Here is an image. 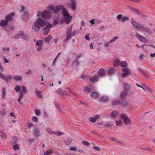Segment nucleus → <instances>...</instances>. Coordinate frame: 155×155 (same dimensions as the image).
Instances as JSON below:
<instances>
[{
    "label": "nucleus",
    "instance_id": "f257e3e1",
    "mask_svg": "<svg viewBox=\"0 0 155 155\" xmlns=\"http://www.w3.org/2000/svg\"><path fill=\"white\" fill-rule=\"evenodd\" d=\"M47 22L39 17L35 21L32 26V29L35 32L38 31L41 27L44 28L46 25Z\"/></svg>",
    "mask_w": 155,
    "mask_h": 155
},
{
    "label": "nucleus",
    "instance_id": "f03ea898",
    "mask_svg": "<svg viewBox=\"0 0 155 155\" xmlns=\"http://www.w3.org/2000/svg\"><path fill=\"white\" fill-rule=\"evenodd\" d=\"M130 21L132 24L134 28L138 29H142V31L147 33L149 34L152 33V31L149 28H146L144 27L143 25L137 23L133 18L131 19Z\"/></svg>",
    "mask_w": 155,
    "mask_h": 155
},
{
    "label": "nucleus",
    "instance_id": "7ed1b4c3",
    "mask_svg": "<svg viewBox=\"0 0 155 155\" xmlns=\"http://www.w3.org/2000/svg\"><path fill=\"white\" fill-rule=\"evenodd\" d=\"M61 13L63 16V20L67 24H69L72 18V17L69 15L67 9L64 7L62 10Z\"/></svg>",
    "mask_w": 155,
    "mask_h": 155
},
{
    "label": "nucleus",
    "instance_id": "20e7f679",
    "mask_svg": "<svg viewBox=\"0 0 155 155\" xmlns=\"http://www.w3.org/2000/svg\"><path fill=\"white\" fill-rule=\"evenodd\" d=\"M51 15V12L49 11L45 10L41 14V17L47 19L50 18Z\"/></svg>",
    "mask_w": 155,
    "mask_h": 155
},
{
    "label": "nucleus",
    "instance_id": "39448f33",
    "mask_svg": "<svg viewBox=\"0 0 155 155\" xmlns=\"http://www.w3.org/2000/svg\"><path fill=\"white\" fill-rule=\"evenodd\" d=\"M64 6L63 5L59 4L54 7L53 9V13L57 14L58 12L62 10Z\"/></svg>",
    "mask_w": 155,
    "mask_h": 155
},
{
    "label": "nucleus",
    "instance_id": "423d86ee",
    "mask_svg": "<svg viewBox=\"0 0 155 155\" xmlns=\"http://www.w3.org/2000/svg\"><path fill=\"white\" fill-rule=\"evenodd\" d=\"M52 26L50 23H47L46 25L44 27L43 30V34L44 35H46L49 32L50 28H51Z\"/></svg>",
    "mask_w": 155,
    "mask_h": 155
},
{
    "label": "nucleus",
    "instance_id": "0eeeda50",
    "mask_svg": "<svg viewBox=\"0 0 155 155\" xmlns=\"http://www.w3.org/2000/svg\"><path fill=\"white\" fill-rule=\"evenodd\" d=\"M0 78L3 79L5 81L8 82L11 80L12 78V75L10 74H8L6 77H5L0 72Z\"/></svg>",
    "mask_w": 155,
    "mask_h": 155
},
{
    "label": "nucleus",
    "instance_id": "6e6552de",
    "mask_svg": "<svg viewBox=\"0 0 155 155\" xmlns=\"http://www.w3.org/2000/svg\"><path fill=\"white\" fill-rule=\"evenodd\" d=\"M122 71L123 72L122 74V76L123 78L130 75V71L128 68H124L122 69Z\"/></svg>",
    "mask_w": 155,
    "mask_h": 155
},
{
    "label": "nucleus",
    "instance_id": "1a4fd4ad",
    "mask_svg": "<svg viewBox=\"0 0 155 155\" xmlns=\"http://www.w3.org/2000/svg\"><path fill=\"white\" fill-rule=\"evenodd\" d=\"M120 115V118H123V122L125 124H127L130 122V120L128 117H125L126 115L125 114H122Z\"/></svg>",
    "mask_w": 155,
    "mask_h": 155
},
{
    "label": "nucleus",
    "instance_id": "9d476101",
    "mask_svg": "<svg viewBox=\"0 0 155 155\" xmlns=\"http://www.w3.org/2000/svg\"><path fill=\"white\" fill-rule=\"evenodd\" d=\"M77 2L74 0H71V2L69 4V6L73 10H75L77 8Z\"/></svg>",
    "mask_w": 155,
    "mask_h": 155
},
{
    "label": "nucleus",
    "instance_id": "9b49d317",
    "mask_svg": "<svg viewBox=\"0 0 155 155\" xmlns=\"http://www.w3.org/2000/svg\"><path fill=\"white\" fill-rule=\"evenodd\" d=\"M33 132L34 135L35 136H40L41 135L40 132V130L38 127H34Z\"/></svg>",
    "mask_w": 155,
    "mask_h": 155
},
{
    "label": "nucleus",
    "instance_id": "f8f14e48",
    "mask_svg": "<svg viewBox=\"0 0 155 155\" xmlns=\"http://www.w3.org/2000/svg\"><path fill=\"white\" fill-rule=\"evenodd\" d=\"M136 37L141 42H145L147 41V39L144 37L140 35L137 33L136 34Z\"/></svg>",
    "mask_w": 155,
    "mask_h": 155
},
{
    "label": "nucleus",
    "instance_id": "ddd939ff",
    "mask_svg": "<svg viewBox=\"0 0 155 155\" xmlns=\"http://www.w3.org/2000/svg\"><path fill=\"white\" fill-rule=\"evenodd\" d=\"M100 116L98 115H95L92 117H90L89 120L91 122H95L97 119H99Z\"/></svg>",
    "mask_w": 155,
    "mask_h": 155
},
{
    "label": "nucleus",
    "instance_id": "4468645a",
    "mask_svg": "<svg viewBox=\"0 0 155 155\" xmlns=\"http://www.w3.org/2000/svg\"><path fill=\"white\" fill-rule=\"evenodd\" d=\"M98 75L101 77H103L106 74V72L103 68L100 69L98 71Z\"/></svg>",
    "mask_w": 155,
    "mask_h": 155
},
{
    "label": "nucleus",
    "instance_id": "2eb2a0df",
    "mask_svg": "<svg viewBox=\"0 0 155 155\" xmlns=\"http://www.w3.org/2000/svg\"><path fill=\"white\" fill-rule=\"evenodd\" d=\"M15 15V13L13 12L7 15L5 18V20L8 23V21L11 20L12 19V17H13Z\"/></svg>",
    "mask_w": 155,
    "mask_h": 155
},
{
    "label": "nucleus",
    "instance_id": "dca6fc26",
    "mask_svg": "<svg viewBox=\"0 0 155 155\" xmlns=\"http://www.w3.org/2000/svg\"><path fill=\"white\" fill-rule=\"evenodd\" d=\"M118 113L117 111L114 110L112 111L110 114V117L114 119H116L118 115Z\"/></svg>",
    "mask_w": 155,
    "mask_h": 155
},
{
    "label": "nucleus",
    "instance_id": "f3484780",
    "mask_svg": "<svg viewBox=\"0 0 155 155\" xmlns=\"http://www.w3.org/2000/svg\"><path fill=\"white\" fill-rule=\"evenodd\" d=\"M91 97L93 99H96L98 98L99 97V94L95 92H93L91 94Z\"/></svg>",
    "mask_w": 155,
    "mask_h": 155
},
{
    "label": "nucleus",
    "instance_id": "a211bd4d",
    "mask_svg": "<svg viewBox=\"0 0 155 155\" xmlns=\"http://www.w3.org/2000/svg\"><path fill=\"white\" fill-rule=\"evenodd\" d=\"M98 77L97 76L95 75L94 77H91L90 78V81L92 82H95L98 81Z\"/></svg>",
    "mask_w": 155,
    "mask_h": 155
},
{
    "label": "nucleus",
    "instance_id": "6ab92c4d",
    "mask_svg": "<svg viewBox=\"0 0 155 155\" xmlns=\"http://www.w3.org/2000/svg\"><path fill=\"white\" fill-rule=\"evenodd\" d=\"M115 68L112 67L109 69L107 72V74L109 75L114 74L115 73Z\"/></svg>",
    "mask_w": 155,
    "mask_h": 155
},
{
    "label": "nucleus",
    "instance_id": "aec40b11",
    "mask_svg": "<svg viewBox=\"0 0 155 155\" xmlns=\"http://www.w3.org/2000/svg\"><path fill=\"white\" fill-rule=\"evenodd\" d=\"M12 140L10 141L11 143L12 144H14L16 143L18 140V138L16 136L12 137Z\"/></svg>",
    "mask_w": 155,
    "mask_h": 155
},
{
    "label": "nucleus",
    "instance_id": "412c9836",
    "mask_svg": "<svg viewBox=\"0 0 155 155\" xmlns=\"http://www.w3.org/2000/svg\"><path fill=\"white\" fill-rule=\"evenodd\" d=\"M42 91H40L39 90H37L35 91V94L36 95L40 98H42L43 96L42 94H41L40 93H41Z\"/></svg>",
    "mask_w": 155,
    "mask_h": 155
},
{
    "label": "nucleus",
    "instance_id": "4be33fe9",
    "mask_svg": "<svg viewBox=\"0 0 155 155\" xmlns=\"http://www.w3.org/2000/svg\"><path fill=\"white\" fill-rule=\"evenodd\" d=\"M22 78L21 77L18 75H15L14 76L13 79L16 81H18L22 80Z\"/></svg>",
    "mask_w": 155,
    "mask_h": 155
},
{
    "label": "nucleus",
    "instance_id": "5701e85b",
    "mask_svg": "<svg viewBox=\"0 0 155 155\" xmlns=\"http://www.w3.org/2000/svg\"><path fill=\"white\" fill-rule=\"evenodd\" d=\"M56 92L60 95H63L65 93L64 91H63L60 88L58 89Z\"/></svg>",
    "mask_w": 155,
    "mask_h": 155
},
{
    "label": "nucleus",
    "instance_id": "b1692460",
    "mask_svg": "<svg viewBox=\"0 0 155 155\" xmlns=\"http://www.w3.org/2000/svg\"><path fill=\"white\" fill-rule=\"evenodd\" d=\"M130 88V85L127 83H125L124 84V90L126 91H128Z\"/></svg>",
    "mask_w": 155,
    "mask_h": 155
},
{
    "label": "nucleus",
    "instance_id": "393cba45",
    "mask_svg": "<svg viewBox=\"0 0 155 155\" xmlns=\"http://www.w3.org/2000/svg\"><path fill=\"white\" fill-rule=\"evenodd\" d=\"M127 94V91H122L120 94V97L121 98H124Z\"/></svg>",
    "mask_w": 155,
    "mask_h": 155
},
{
    "label": "nucleus",
    "instance_id": "a878e982",
    "mask_svg": "<svg viewBox=\"0 0 155 155\" xmlns=\"http://www.w3.org/2000/svg\"><path fill=\"white\" fill-rule=\"evenodd\" d=\"M72 141V140L71 138H68L65 140L64 143L67 145H69Z\"/></svg>",
    "mask_w": 155,
    "mask_h": 155
},
{
    "label": "nucleus",
    "instance_id": "bb28decb",
    "mask_svg": "<svg viewBox=\"0 0 155 155\" xmlns=\"http://www.w3.org/2000/svg\"><path fill=\"white\" fill-rule=\"evenodd\" d=\"M51 38V36L50 35H49L48 37H47L44 38V41L45 43H48Z\"/></svg>",
    "mask_w": 155,
    "mask_h": 155
},
{
    "label": "nucleus",
    "instance_id": "cd10ccee",
    "mask_svg": "<svg viewBox=\"0 0 155 155\" xmlns=\"http://www.w3.org/2000/svg\"><path fill=\"white\" fill-rule=\"evenodd\" d=\"M43 40L37 41L35 44V45L37 46L41 47L43 45Z\"/></svg>",
    "mask_w": 155,
    "mask_h": 155
},
{
    "label": "nucleus",
    "instance_id": "c85d7f7f",
    "mask_svg": "<svg viewBox=\"0 0 155 155\" xmlns=\"http://www.w3.org/2000/svg\"><path fill=\"white\" fill-rule=\"evenodd\" d=\"M8 23L5 20H2L0 22V26H4L8 24Z\"/></svg>",
    "mask_w": 155,
    "mask_h": 155
},
{
    "label": "nucleus",
    "instance_id": "c756f323",
    "mask_svg": "<svg viewBox=\"0 0 155 155\" xmlns=\"http://www.w3.org/2000/svg\"><path fill=\"white\" fill-rule=\"evenodd\" d=\"M1 96L3 98H4L5 96V91L4 88H3L2 90Z\"/></svg>",
    "mask_w": 155,
    "mask_h": 155
},
{
    "label": "nucleus",
    "instance_id": "7c9ffc66",
    "mask_svg": "<svg viewBox=\"0 0 155 155\" xmlns=\"http://www.w3.org/2000/svg\"><path fill=\"white\" fill-rule=\"evenodd\" d=\"M120 64L119 60L118 59H117L114 61L113 65L115 67H116L118 66Z\"/></svg>",
    "mask_w": 155,
    "mask_h": 155
},
{
    "label": "nucleus",
    "instance_id": "2f4dec72",
    "mask_svg": "<svg viewBox=\"0 0 155 155\" xmlns=\"http://www.w3.org/2000/svg\"><path fill=\"white\" fill-rule=\"evenodd\" d=\"M120 66L122 67H124V68H126V67L127 66V63L126 61H124L122 62L121 63H120Z\"/></svg>",
    "mask_w": 155,
    "mask_h": 155
},
{
    "label": "nucleus",
    "instance_id": "473e14b6",
    "mask_svg": "<svg viewBox=\"0 0 155 155\" xmlns=\"http://www.w3.org/2000/svg\"><path fill=\"white\" fill-rule=\"evenodd\" d=\"M54 8V7H53V6L52 5H50L48 6V9L47 10H46V11L48 10V11H50V12H51V10H52V11H53V12Z\"/></svg>",
    "mask_w": 155,
    "mask_h": 155
},
{
    "label": "nucleus",
    "instance_id": "72a5a7b5",
    "mask_svg": "<svg viewBox=\"0 0 155 155\" xmlns=\"http://www.w3.org/2000/svg\"><path fill=\"white\" fill-rule=\"evenodd\" d=\"M108 99L107 97L105 96H103L100 98L101 100L103 101H106Z\"/></svg>",
    "mask_w": 155,
    "mask_h": 155
},
{
    "label": "nucleus",
    "instance_id": "f704fd0d",
    "mask_svg": "<svg viewBox=\"0 0 155 155\" xmlns=\"http://www.w3.org/2000/svg\"><path fill=\"white\" fill-rule=\"evenodd\" d=\"M52 152L53 150H48L45 152L44 155H49Z\"/></svg>",
    "mask_w": 155,
    "mask_h": 155
},
{
    "label": "nucleus",
    "instance_id": "c9c22d12",
    "mask_svg": "<svg viewBox=\"0 0 155 155\" xmlns=\"http://www.w3.org/2000/svg\"><path fill=\"white\" fill-rule=\"evenodd\" d=\"M115 124L117 126L121 125L122 124V121L120 120H116L115 121Z\"/></svg>",
    "mask_w": 155,
    "mask_h": 155
},
{
    "label": "nucleus",
    "instance_id": "e433bc0d",
    "mask_svg": "<svg viewBox=\"0 0 155 155\" xmlns=\"http://www.w3.org/2000/svg\"><path fill=\"white\" fill-rule=\"evenodd\" d=\"M21 89V87L18 85L16 86L14 88L15 90L17 92H19L20 91Z\"/></svg>",
    "mask_w": 155,
    "mask_h": 155
},
{
    "label": "nucleus",
    "instance_id": "4c0bfd02",
    "mask_svg": "<svg viewBox=\"0 0 155 155\" xmlns=\"http://www.w3.org/2000/svg\"><path fill=\"white\" fill-rule=\"evenodd\" d=\"M82 143L84 145L87 146H89L90 144L89 142L85 140L82 141Z\"/></svg>",
    "mask_w": 155,
    "mask_h": 155
},
{
    "label": "nucleus",
    "instance_id": "58836bf2",
    "mask_svg": "<svg viewBox=\"0 0 155 155\" xmlns=\"http://www.w3.org/2000/svg\"><path fill=\"white\" fill-rule=\"evenodd\" d=\"M121 20L123 22H124L128 20L129 18L127 16H123Z\"/></svg>",
    "mask_w": 155,
    "mask_h": 155
},
{
    "label": "nucleus",
    "instance_id": "ea45409f",
    "mask_svg": "<svg viewBox=\"0 0 155 155\" xmlns=\"http://www.w3.org/2000/svg\"><path fill=\"white\" fill-rule=\"evenodd\" d=\"M84 90L87 93H89L90 91V89L87 87H84Z\"/></svg>",
    "mask_w": 155,
    "mask_h": 155
},
{
    "label": "nucleus",
    "instance_id": "a19ab883",
    "mask_svg": "<svg viewBox=\"0 0 155 155\" xmlns=\"http://www.w3.org/2000/svg\"><path fill=\"white\" fill-rule=\"evenodd\" d=\"M52 134H55L56 135H58L59 136H61L62 135L64 134V133H62L61 132H55L54 133H52Z\"/></svg>",
    "mask_w": 155,
    "mask_h": 155
},
{
    "label": "nucleus",
    "instance_id": "79ce46f5",
    "mask_svg": "<svg viewBox=\"0 0 155 155\" xmlns=\"http://www.w3.org/2000/svg\"><path fill=\"white\" fill-rule=\"evenodd\" d=\"M13 149L15 150H19L20 148L19 147L18 145L17 144H16L15 145H14L13 146Z\"/></svg>",
    "mask_w": 155,
    "mask_h": 155
},
{
    "label": "nucleus",
    "instance_id": "37998d69",
    "mask_svg": "<svg viewBox=\"0 0 155 155\" xmlns=\"http://www.w3.org/2000/svg\"><path fill=\"white\" fill-rule=\"evenodd\" d=\"M72 37L71 34H66V40L67 41H68Z\"/></svg>",
    "mask_w": 155,
    "mask_h": 155
},
{
    "label": "nucleus",
    "instance_id": "c03bdc74",
    "mask_svg": "<svg viewBox=\"0 0 155 155\" xmlns=\"http://www.w3.org/2000/svg\"><path fill=\"white\" fill-rule=\"evenodd\" d=\"M22 92L24 94H26V92L27 91V89L26 87L23 86L22 87Z\"/></svg>",
    "mask_w": 155,
    "mask_h": 155
},
{
    "label": "nucleus",
    "instance_id": "a18cd8bd",
    "mask_svg": "<svg viewBox=\"0 0 155 155\" xmlns=\"http://www.w3.org/2000/svg\"><path fill=\"white\" fill-rule=\"evenodd\" d=\"M85 38L87 41H90V39L89 37V34H86L85 36Z\"/></svg>",
    "mask_w": 155,
    "mask_h": 155
},
{
    "label": "nucleus",
    "instance_id": "49530a36",
    "mask_svg": "<svg viewBox=\"0 0 155 155\" xmlns=\"http://www.w3.org/2000/svg\"><path fill=\"white\" fill-rule=\"evenodd\" d=\"M114 142H115L116 143H120V144H121L122 145H123V143L122 142L119 141L117 139H116L115 138H114Z\"/></svg>",
    "mask_w": 155,
    "mask_h": 155
},
{
    "label": "nucleus",
    "instance_id": "de8ad7c7",
    "mask_svg": "<svg viewBox=\"0 0 155 155\" xmlns=\"http://www.w3.org/2000/svg\"><path fill=\"white\" fill-rule=\"evenodd\" d=\"M71 31H72V30H71V28H68L67 30V32H66V34H71Z\"/></svg>",
    "mask_w": 155,
    "mask_h": 155
},
{
    "label": "nucleus",
    "instance_id": "09e8293b",
    "mask_svg": "<svg viewBox=\"0 0 155 155\" xmlns=\"http://www.w3.org/2000/svg\"><path fill=\"white\" fill-rule=\"evenodd\" d=\"M117 38H118L117 37H114L112 39L110 40L109 41V43H112L113 42L115 41L117 39Z\"/></svg>",
    "mask_w": 155,
    "mask_h": 155
},
{
    "label": "nucleus",
    "instance_id": "8fccbe9b",
    "mask_svg": "<svg viewBox=\"0 0 155 155\" xmlns=\"http://www.w3.org/2000/svg\"><path fill=\"white\" fill-rule=\"evenodd\" d=\"M0 114L1 115L3 116H5V109H3L2 110L0 111Z\"/></svg>",
    "mask_w": 155,
    "mask_h": 155
},
{
    "label": "nucleus",
    "instance_id": "3c124183",
    "mask_svg": "<svg viewBox=\"0 0 155 155\" xmlns=\"http://www.w3.org/2000/svg\"><path fill=\"white\" fill-rule=\"evenodd\" d=\"M70 150L72 151H75L77 150V148L74 147H71L70 148Z\"/></svg>",
    "mask_w": 155,
    "mask_h": 155
},
{
    "label": "nucleus",
    "instance_id": "603ef678",
    "mask_svg": "<svg viewBox=\"0 0 155 155\" xmlns=\"http://www.w3.org/2000/svg\"><path fill=\"white\" fill-rule=\"evenodd\" d=\"M35 114L36 115L39 116L40 114V112L38 110H36L35 111Z\"/></svg>",
    "mask_w": 155,
    "mask_h": 155
},
{
    "label": "nucleus",
    "instance_id": "864d4df0",
    "mask_svg": "<svg viewBox=\"0 0 155 155\" xmlns=\"http://www.w3.org/2000/svg\"><path fill=\"white\" fill-rule=\"evenodd\" d=\"M24 16L26 18H27L28 16V11H25L24 13Z\"/></svg>",
    "mask_w": 155,
    "mask_h": 155
},
{
    "label": "nucleus",
    "instance_id": "5fc2aeb1",
    "mask_svg": "<svg viewBox=\"0 0 155 155\" xmlns=\"http://www.w3.org/2000/svg\"><path fill=\"white\" fill-rule=\"evenodd\" d=\"M94 150H97L98 151H100V148L97 146H94Z\"/></svg>",
    "mask_w": 155,
    "mask_h": 155
},
{
    "label": "nucleus",
    "instance_id": "6e6d98bb",
    "mask_svg": "<svg viewBox=\"0 0 155 155\" xmlns=\"http://www.w3.org/2000/svg\"><path fill=\"white\" fill-rule=\"evenodd\" d=\"M5 136V135L4 134L3 131L2 130L0 131V137H4Z\"/></svg>",
    "mask_w": 155,
    "mask_h": 155
},
{
    "label": "nucleus",
    "instance_id": "4d7b16f0",
    "mask_svg": "<svg viewBox=\"0 0 155 155\" xmlns=\"http://www.w3.org/2000/svg\"><path fill=\"white\" fill-rule=\"evenodd\" d=\"M32 120L33 122H36L38 120V118L35 117H33L32 118Z\"/></svg>",
    "mask_w": 155,
    "mask_h": 155
},
{
    "label": "nucleus",
    "instance_id": "13d9d810",
    "mask_svg": "<svg viewBox=\"0 0 155 155\" xmlns=\"http://www.w3.org/2000/svg\"><path fill=\"white\" fill-rule=\"evenodd\" d=\"M122 17H122V15H121L120 14V15H118L117 16V20H119L120 19H122Z\"/></svg>",
    "mask_w": 155,
    "mask_h": 155
},
{
    "label": "nucleus",
    "instance_id": "bf43d9fd",
    "mask_svg": "<svg viewBox=\"0 0 155 155\" xmlns=\"http://www.w3.org/2000/svg\"><path fill=\"white\" fill-rule=\"evenodd\" d=\"M145 57V55L143 54H141L139 56V58L142 59L144 57Z\"/></svg>",
    "mask_w": 155,
    "mask_h": 155
},
{
    "label": "nucleus",
    "instance_id": "052dcab7",
    "mask_svg": "<svg viewBox=\"0 0 155 155\" xmlns=\"http://www.w3.org/2000/svg\"><path fill=\"white\" fill-rule=\"evenodd\" d=\"M73 63L76 65H78L79 64V62L76 60H75L73 61Z\"/></svg>",
    "mask_w": 155,
    "mask_h": 155
},
{
    "label": "nucleus",
    "instance_id": "680f3d73",
    "mask_svg": "<svg viewBox=\"0 0 155 155\" xmlns=\"http://www.w3.org/2000/svg\"><path fill=\"white\" fill-rule=\"evenodd\" d=\"M47 132H48L50 134H52V133H54V132L52 131L51 130H50L48 129H47Z\"/></svg>",
    "mask_w": 155,
    "mask_h": 155
},
{
    "label": "nucleus",
    "instance_id": "e2e57ef3",
    "mask_svg": "<svg viewBox=\"0 0 155 155\" xmlns=\"http://www.w3.org/2000/svg\"><path fill=\"white\" fill-rule=\"evenodd\" d=\"M21 9L20 11V12H23L25 9V7L24 6L21 5Z\"/></svg>",
    "mask_w": 155,
    "mask_h": 155
},
{
    "label": "nucleus",
    "instance_id": "0e129e2a",
    "mask_svg": "<svg viewBox=\"0 0 155 155\" xmlns=\"http://www.w3.org/2000/svg\"><path fill=\"white\" fill-rule=\"evenodd\" d=\"M28 141L29 143H31L35 141V140L34 138H29L28 139Z\"/></svg>",
    "mask_w": 155,
    "mask_h": 155
},
{
    "label": "nucleus",
    "instance_id": "69168bd1",
    "mask_svg": "<svg viewBox=\"0 0 155 155\" xmlns=\"http://www.w3.org/2000/svg\"><path fill=\"white\" fill-rule=\"evenodd\" d=\"M2 49L3 51H6L7 52L9 51V48L8 47L7 48H2Z\"/></svg>",
    "mask_w": 155,
    "mask_h": 155
},
{
    "label": "nucleus",
    "instance_id": "338daca9",
    "mask_svg": "<svg viewBox=\"0 0 155 155\" xmlns=\"http://www.w3.org/2000/svg\"><path fill=\"white\" fill-rule=\"evenodd\" d=\"M4 62L5 63H8L9 62V61L7 59H6V58H4Z\"/></svg>",
    "mask_w": 155,
    "mask_h": 155
},
{
    "label": "nucleus",
    "instance_id": "774afa93",
    "mask_svg": "<svg viewBox=\"0 0 155 155\" xmlns=\"http://www.w3.org/2000/svg\"><path fill=\"white\" fill-rule=\"evenodd\" d=\"M20 36V35L19 34H17L15 35V39L18 38Z\"/></svg>",
    "mask_w": 155,
    "mask_h": 155
}]
</instances>
